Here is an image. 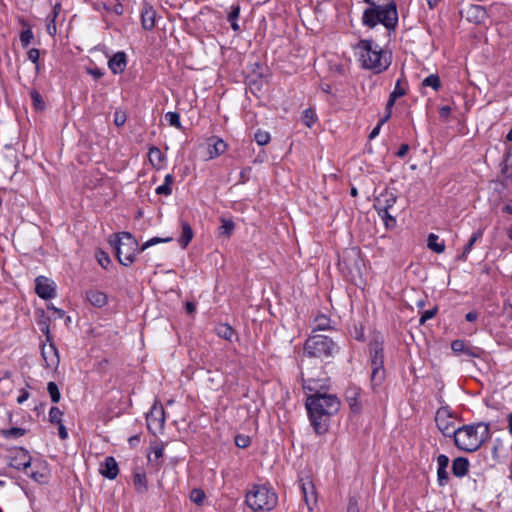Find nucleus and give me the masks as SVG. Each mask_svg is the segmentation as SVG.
Listing matches in <instances>:
<instances>
[{
  "mask_svg": "<svg viewBox=\"0 0 512 512\" xmlns=\"http://www.w3.org/2000/svg\"><path fill=\"white\" fill-rule=\"evenodd\" d=\"M305 405L314 431L322 435L328 431L330 418L339 411L341 403L336 395L316 392L307 396Z\"/></svg>",
  "mask_w": 512,
  "mask_h": 512,
  "instance_id": "obj_1",
  "label": "nucleus"
},
{
  "mask_svg": "<svg viewBox=\"0 0 512 512\" xmlns=\"http://www.w3.org/2000/svg\"><path fill=\"white\" fill-rule=\"evenodd\" d=\"M362 24L374 28L382 24L388 33L395 31L398 24V12L394 0L375 3L363 11Z\"/></svg>",
  "mask_w": 512,
  "mask_h": 512,
  "instance_id": "obj_2",
  "label": "nucleus"
},
{
  "mask_svg": "<svg viewBox=\"0 0 512 512\" xmlns=\"http://www.w3.org/2000/svg\"><path fill=\"white\" fill-rule=\"evenodd\" d=\"M490 436V426L484 422L464 425L453 431L455 445L466 452L476 451Z\"/></svg>",
  "mask_w": 512,
  "mask_h": 512,
  "instance_id": "obj_3",
  "label": "nucleus"
},
{
  "mask_svg": "<svg viewBox=\"0 0 512 512\" xmlns=\"http://www.w3.org/2000/svg\"><path fill=\"white\" fill-rule=\"evenodd\" d=\"M357 49L362 67L374 73L385 71L391 64L390 57L386 56L382 48L373 40H360Z\"/></svg>",
  "mask_w": 512,
  "mask_h": 512,
  "instance_id": "obj_4",
  "label": "nucleus"
},
{
  "mask_svg": "<svg viewBox=\"0 0 512 512\" xmlns=\"http://www.w3.org/2000/svg\"><path fill=\"white\" fill-rule=\"evenodd\" d=\"M277 502V494L265 485H254L246 494V503L253 511H270Z\"/></svg>",
  "mask_w": 512,
  "mask_h": 512,
  "instance_id": "obj_5",
  "label": "nucleus"
},
{
  "mask_svg": "<svg viewBox=\"0 0 512 512\" xmlns=\"http://www.w3.org/2000/svg\"><path fill=\"white\" fill-rule=\"evenodd\" d=\"M110 243L114 245L118 261L124 266L131 265L136 255L142 252L138 241L129 232H121L117 239Z\"/></svg>",
  "mask_w": 512,
  "mask_h": 512,
  "instance_id": "obj_6",
  "label": "nucleus"
},
{
  "mask_svg": "<svg viewBox=\"0 0 512 512\" xmlns=\"http://www.w3.org/2000/svg\"><path fill=\"white\" fill-rule=\"evenodd\" d=\"M304 350L310 357L327 359L334 357L338 353L339 347L327 336L312 335L306 340Z\"/></svg>",
  "mask_w": 512,
  "mask_h": 512,
  "instance_id": "obj_7",
  "label": "nucleus"
},
{
  "mask_svg": "<svg viewBox=\"0 0 512 512\" xmlns=\"http://www.w3.org/2000/svg\"><path fill=\"white\" fill-rule=\"evenodd\" d=\"M371 386L373 389L380 386L385 379L384 349L381 343L370 344Z\"/></svg>",
  "mask_w": 512,
  "mask_h": 512,
  "instance_id": "obj_8",
  "label": "nucleus"
},
{
  "mask_svg": "<svg viewBox=\"0 0 512 512\" xmlns=\"http://www.w3.org/2000/svg\"><path fill=\"white\" fill-rule=\"evenodd\" d=\"M35 292L41 299H52L56 297V285L51 279L38 276L35 279Z\"/></svg>",
  "mask_w": 512,
  "mask_h": 512,
  "instance_id": "obj_9",
  "label": "nucleus"
},
{
  "mask_svg": "<svg viewBox=\"0 0 512 512\" xmlns=\"http://www.w3.org/2000/svg\"><path fill=\"white\" fill-rule=\"evenodd\" d=\"M462 16L470 23L480 25L483 24L488 18L487 10L482 5L470 4L461 11Z\"/></svg>",
  "mask_w": 512,
  "mask_h": 512,
  "instance_id": "obj_10",
  "label": "nucleus"
},
{
  "mask_svg": "<svg viewBox=\"0 0 512 512\" xmlns=\"http://www.w3.org/2000/svg\"><path fill=\"white\" fill-rule=\"evenodd\" d=\"M435 422L445 436H453V431L456 429H454V422L451 420L447 408L441 407L436 411Z\"/></svg>",
  "mask_w": 512,
  "mask_h": 512,
  "instance_id": "obj_11",
  "label": "nucleus"
},
{
  "mask_svg": "<svg viewBox=\"0 0 512 512\" xmlns=\"http://www.w3.org/2000/svg\"><path fill=\"white\" fill-rule=\"evenodd\" d=\"M300 488L308 512H311L317 503V493L314 484L310 480H301Z\"/></svg>",
  "mask_w": 512,
  "mask_h": 512,
  "instance_id": "obj_12",
  "label": "nucleus"
},
{
  "mask_svg": "<svg viewBox=\"0 0 512 512\" xmlns=\"http://www.w3.org/2000/svg\"><path fill=\"white\" fill-rule=\"evenodd\" d=\"M397 197L392 192L381 193L374 201V208L378 214L386 213L392 209L396 203Z\"/></svg>",
  "mask_w": 512,
  "mask_h": 512,
  "instance_id": "obj_13",
  "label": "nucleus"
},
{
  "mask_svg": "<svg viewBox=\"0 0 512 512\" xmlns=\"http://www.w3.org/2000/svg\"><path fill=\"white\" fill-rule=\"evenodd\" d=\"M41 355L47 368L57 369L60 359L56 346L50 341L49 345L42 346Z\"/></svg>",
  "mask_w": 512,
  "mask_h": 512,
  "instance_id": "obj_14",
  "label": "nucleus"
},
{
  "mask_svg": "<svg viewBox=\"0 0 512 512\" xmlns=\"http://www.w3.org/2000/svg\"><path fill=\"white\" fill-rule=\"evenodd\" d=\"M156 23V11L148 4L144 3L141 10V25L145 30H152Z\"/></svg>",
  "mask_w": 512,
  "mask_h": 512,
  "instance_id": "obj_15",
  "label": "nucleus"
},
{
  "mask_svg": "<svg viewBox=\"0 0 512 512\" xmlns=\"http://www.w3.org/2000/svg\"><path fill=\"white\" fill-rule=\"evenodd\" d=\"M99 472L103 477L109 480H114L119 473L118 464L115 458L112 456L106 457L104 462L100 465Z\"/></svg>",
  "mask_w": 512,
  "mask_h": 512,
  "instance_id": "obj_16",
  "label": "nucleus"
},
{
  "mask_svg": "<svg viewBox=\"0 0 512 512\" xmlns=\"http://www.w3.org/2000/svg\"><path fill=\"white\" fill-rule=\"evenodd\" d=\"M437 482L439 486L443 487L448 484L449 474L447 468L449 465V458L444 454H440L437 457Z\"/></svg>",
  "mask_w": 512,
  "mask_h": 512,
  "instance_id": "obj_17",
  "label": "nucleus"
},
{
  "mask_svg": "<svg viewBox=\"0 0 512 512\" xmlns=\"http://www.w3.org/2000/svg\"><path fill=\"white\" fill-rule=\"evenodd\" d=\"M451 349L454 353H463L469 357L476 358L481 354V349L467 345L463 340H454L451 343Z\"/></svg>",
  "mask_w": 512,
  "mask_h": 512,
  "instance_id": "obj_18",
  "label": "nucleus"
},
{
  "mask_svg": "<svg viewBox=\"0 0 512 512\" xmlns=\"http://www.w3.org/2000/svg\"><path fill=\"white\" fill-rule=\"evenodd\" d=\"M127 66V56L123 51L115 53L108 61V67L113 74L122 73Z\"/></svg>",
  "mask_w": 512,
  "mask_h": 512,
  "instance_id": "obj_19",
  "label": "nucleus"
},
{
  "mask_svg": "<svg viewBox=\"0 0 512 512\" xmlns=\"http://www.w3.org/2000/svg\"><path fill=\"white\" fill-rule=\"evenodd\" d=\"M361 389L359 387H350L346 391V401L348 402L351 410L354 413H359L362 410V404L360 401Z\"/></svg>",
  "mask_w": 512,
  "mask_h": 512,
  "instance_id": "obj_20",
  "label": "nucleus"
},
{
  "mask_svg": "<svg viewBox=\"0 0 512 512\" xmlns=\"http://www.w3.org/2000/svg\"><path fill=\"white\" fill-rule=\"evenodd\" d=\"M469 460L465 457H457L452 462V473L457 478H463L469 471Z\"/></svg>",
  "mask_w": 512,
  "mask_h": 512,
  "instance_id": "obj_21",
  "label": "nucleus"
},
{
  "mask_svg": "<svg viewBox=\"0 0 512 512\" xmlns=\"http://www.w3.org/2000/svg\"><path fill=\"white\" fill-rule=\"evenodd\" d=\"M86 298L90 302L91 305L102 308L107 304L108 298L107 295L99 290H88L86 292Z\"/></svg>",
  "mask_w": 512,
  "mask_h": 512,
  "instance_id": "obj_22",
  "label": "nucleus"
},
{
  "mask_svg": "<svg viewBox=\"0 0 512 512\" xmlns=\"http://www.w3.org/2000/svg\"><path fill=\"white\" fill-rule=\"evenodd\" d=\"M11 465L18 470L26 472L31 467V457L24 449H21Z\"/></svg>",
  "mask_w": 512,
  "mask_h": 512,
  "instance_id": "obj_23",
  "label": "nucleus"
},
{
  "mask_svg": "<svg viewBox=\"0 0 512 512\" xmlns=\"http://www.w3.org/2000/svg\"><path fill=\"white\" fill-rule=\"evenodd\" d=\"M164 414V409L162 407H154L147 416L148 427L150 428L154 422L157 423L159 428L163 427L165 421Z\"/></svg>",
  "mask_w": 512,
  "mask_h": 512,
  "instance_id": "obj_24",
  "label": "nucleus"
},
{
  "mask_svg": "<svg viewBox=\"0 0 512 512\" xmlns=\"http://www.w3.org/2000/svg\"><path fill=\"white\" fill-rule=\"evenodd\" d=\"M482 236H483V230H482V229H479V230L475 231V232L471 235V237H470V239H469L468 243H467V244L465 245V247H464V250H463L462 254L459 256V260H461V261H466V260H467L468 254H469V253L471 252V250L473 249L474 244H475L478 240H480V239L482 238Z\"/></svg>",
  "mask_w": 512,
  "mask_h": 512,
  "instance_id": "obj_25",
  "label": "nucleus"
},
{
  "mask_svg": "<svg viewBox=\"0 0 512 512\" xmlns=\"http://www.w3.org/2000/svg\"><path fill=\"white\" fill-rule=\"evenodd\" d=\"M230 12L228 13L227 20L231 25L233 31H240V26L238 24V19L240 15V6L238 4H233L230 8Z\"/></svg>",
  "mask_w": 512,
  "mask_h": 512,
  "instance_id": "obj_26",
  "label": "nucleus"
},
{
  "mask_svg": "<svg viewBox=\"0 0 512 512\" xmlns=\"http://www.w3.org/2000/svg\"><path fill=\"white\" fill-rule=\"evenodd\" d=\"M181 227H182V235L178 239V242L182 248H186L193 238V231H192V228L189 225V223H187L185 221L182 222Z\"/></svg>",
  "mask_w": 512,
  "mask_h": 512,
  "instance_id": "obj_27",
  "label": "nucleus"
},
{
  "mask_svg": "<svg viewBox=\"0 0 512 512\" xmlns=\"http://www.w3.org/2000/svg\"><path fill=\"white\" fill-rule=\"evenodd\" d=\"M133 484L138 493H145L148 489L147 478L145 473H135L133 475Z\"/></svg>",
  "mask_w": 512,
  "mask_h": 512,
  "instance_id": "obj_28",
  "label": "nucleus"
},
{
  "mask_svg": "<svg viewBox=\"0 0 512 512\" xmlns=\"http://www.w3.org/2000/svg\"><path fill=\"white\" fill-rule=\"evenodd\" d=\"M427 246L436 253H442L445 250L444 241L439 242V237L434 233L428 235Z\"/></svg>",
  "mask_w": 512,
  "mask_h": 512,
  "instance_id": "obj_29",
  "label": "nucleus"
},
{
  "mask_svg": "<svg viewBox=\"0 0 512 512\" xmlns=\"http://www.w3.org/2000/svg\"><path fill=\"white\" fill-rule=\"evenodd\" d=\"M174 182V177L171 174H167L164 178V183L158 186L155 190L156 194L169 196L172 194V184Z\"/></svg>",
  "mask_w": 512,
  "mask_h": 512,
  "instance_id": "obj_30",
  "label": "nucleus"
},
{
  "mask_svg": "<svg viewBox=\"0 0 512 512\" xmlns=\"http://www.w3.org/2000/svg\"><path fill=\"white\" fill-rule=\"evenodd\" d=\"M226 143L222 139H215L212 145H209L208 154L210 158H215L223 154L226 150Z\"/></svg>",
  "mask_w": 512,
  "mask_h": 512,
  "instance_id": "obj_31",
  "label": "nucleus"
},
{
  "mask_svg": "<svg viewBox=\"0 0 512 512\" xmlns=\"http://www.w3.org/2000/svg\"><path fill=\"white\" fill-rule=\"evenodd\" d=\"M235 229V223L231 219L221 218V226L218 228L220 236L229 238Z\"/></svg>",
  "mask_w": 512,
  "mask_h": 512,
  "instance_id": "obj_32",
  "label": "nucleus"
},
{
  "mask_svg": "<svg viewBox=\"0 0 512 512\" xmlns=\"http://www.w3.org/2000/svg\"><path fill=\"white\" fill-rule=\"evenodd\" d=\"M330 329V319L325 315H319L314 320L313 331H324Z\"/></svg>",
  "mask_w": 512,
  "mask_h": 512,
  "instance_id": "obj_33",
  "label": "nucleus"
},
{
  "mask_svg": "<svg viewBox=\"0 0 512 512\" xmlns=\"http://www.w3.org/2000/svg\"><path fill=\"white\" fill-rule=\"evenodd\" d=\"M216 331H217L218 336H220L223 339L229 340V341L232 339V337L235 334L233 328L227 324H220L216 328Z\"/></svg>",
  "mask_w": 512,
  "mask_h": 512,
  "instance_id": "obj_34",
  "label": "nucleus"
},
{
  "mask_svg": "<svg viewBox=\"0 0 512 512\" xmlns=\"http://www.w3.org/2000/svg\"><path fill=\"white\" fill-rule=\"evenodd\" d=\"M26 430L19 427H12L2 431V435L7 439H16L23 436Z\"/></svg>",
  "mask_w": 512,
  "mask_h": 512,
  "instance_id": "obj_35",
  "label": "nucleus"
},
{
  "mask_svg": "<svg viewBox=\"0 0 512 512\" xmlns=\"http://www.w3.org/2000/svg\"><path fill=\"white\" fill-rule=\"evenodd\" d=\"M47 391H48V393L51 397V401L53 403H58L60 401L61 394H60L59 388L55 382H53V381L48 382Z\"/></svg>",
  "mask_w": 512,
  "mask_h": 512,
  "instance_id": "obj_36",
  "label": "nucleus"
},
{
  "mask_svg": "<svg viewBox=\"0 0 512 512\" xmlns=\"http://www.w3.org/2000/svg\"><path fill=\"white\" fill-rule=\"evenodd\" d=\"M422 85L432 87L437 91L441 86L440 78L436 74H430L423 80Z\"/></svg>",
  "mask_w": 512,
  "mask_h": 512,
  "instance_id": "obj_37",
  "label": "nucleus"
},
{
  "mask_svg": "<svg viewBox=\"0 0 512 512\" xmlns=\"http://www.w3.org/2000/svg\"><path fill=\"white\" fill-rule=\"evenodd\" d=\"M172 240H173L172 237H165V238L153 237V238L149 239L148 241H146L145 243L142 244L141 251H145L149 247L154 246L156 244L168 243V242H171Z\"/></svg>",
  "mask_w": 512,
  "mask_h": 512,
  "instance_id": "obj_38",
  "label": "nucleus"
},
{
  "mask_svg": "<svg viewBox=\"0 0 512 512\" xmlns=\"http://www.w3.org/2000/svg\"><path fill=\"white\" fill-rule=\"evenodd\" d=\"M63 412L56 406H53L49 410V421L52 424H59L63 421Z\"/></svg>",
  "mask_w": 512,
  "mask_h": 512,
  "instance_id": "obj_39",
  "label": "nucleus"
},
{
  "mask_svg": "<svg viewBox=\"0 0 512 512\" xmlns=\"http://www.w3.org/2000/svg\"><path fill=\"white\" fill-rule=\"evenodd\" d=\"M148 155H149V160L153 165H155L156 163L160 164L163 160V154L158 147H155V146L151 147L149 149Z\"/></svg>",
  "mask_w": 512,
  "mask_h": 512,
  "instance_id": "obj_40",
  "label": "nucleus"
},
{
  "mask_svg": "<svg viewBox=\"0 0 512 512\" xmlns=\"http://www.w3.org/2000/svg\"><path fill=\"white\" fill-rule=\"evenodd\" d=\"M165 119L169 123V125L177 128V129H181L182 128L179 113L171 112V111L167 112L165 114Z\"/></svg>",
  "mask_w": 512,
  "mask_h": 512,
  "instance_id": "obj_41",
  "label": "nucleus"
},
{
  "mask_svg": "<svg viewBox=\"0 0 512 512\" xmlns=\"http://www.w3.org/2000/svg\"><path fill=\"white\" fill-rule=\"evenodd\" d=\"M254 139L258 145L264 146L269 143L270 134L263 130H257L254 135Z\"/></svg>",
  "mask_w": 512,
  "mask_h": 512,
  "instance_id": "obj_42",
  "label": "nucleus"
},
{
  "mask_svg": "<svg viewBox=\"0 0 512 512\" xmlns=\"http://www.w3.org/2000/svg\"><path fill=\"white\" fill-rule=\"evenodd\" d=\"M30 97L32 99L33 105L37 110H43L45 107V103L42 99L40 93L36 90H32L30 92Z\"/></svg>",
  "mask_w": 512,
  "mask_h": 512,
  "instance_id": "obj_43",
  "label": "nucleus"
},
{
  "mask_svg": "<svg viewBox=\"0 0 512 512\" xmlns=\"http://www.w3.org/2000/svg\"><path fill=\"white\" fill-rule=\"evenodd\" d=\"M34 38V35H33V32L31 29H26V30H23L20 34V42H21V45L26 48L29 46V44L31 43V41L33 40Z\"/></svg>",
  "mask_w": 512,
  "mask_h": 512,
  "instance_id": "obj_44",
  "label": "nucleus"
},
{
  "mask_svg": "<svg viewBox=\"0 0 512 512\" xmlns=\"http://www.w3.org/2000/svg\"><path fill=\"white\" fill-rule=\"evenodd\" d=\"M303 121L307 127H311L316 121L315 111L311 108L304 110Z\"/></svg>",
  "mask_w": 512,
  "mask_h": 512,
  "instance_id": "obj_45",
  "label": "nucleus"
},
{
  "mask_svg": "<svg viewBox=\"0 0 512 512\" xmlns=\"http://www.w3.org/2000/svg\"><path fill=\"white\" fill-rule=\"evenodd\" d=\"M509 155H507L504 161L500 164L501 175L505 179H512V166L508 164Z\"/></svg>",
  "mask_w": 512,
  "mask_h": 512,
  "instance_id": "obj_46",
  "label": "nucleus"
},
{
  "mask_svg": "<svg viewBox=\"0 0 512 512\" xmlns=\"http://www.w3.org/2000/svg\"><path fill=\"white\" fill-rule=\"evenodd\" d=\"M26 474L31 478L33 479L35 482L37 483H45L47 481V476L46 474L40 472V471H34V470H31V471H26Z\"/></svg>",
  "mask_w": 512,
  "mask_h": 512,
  "instance_id": "obj_47",
  "label": "nucleus"
},
{
  "mask_svg": "<svg viewBox=\"0 0 512 512\" xmlns=\"http://www.w3.org/2000/svg\"><path fill=\"white\" fill-rule=\"evenodd\" d=\"M378 215L384 221L386 228L390 229V228H394L396 226V219L390 214L389 211L386 213L378 214Z\"/></svg>",
  "mask_w": 512,
  "mask_h": 512,
  "instance_id": "obj_48",
  "label": "nucleus"
},
{
  "mask_svg": "<svg viewBox=\"0 0 512 512\" xmlns=\"http://www.w3.org/2000/svg\"><path fill=\"white\" fill-rule=\"evenodd\" d=\"M39 327L41 332L46 336V340L48 342L51 341L50 337V329H49V320L42 316V319L39 321Z\"/></svg>",
  "mask_w": 512,
  "mask_h": 512,
  "instance_id": "obj_49",
  "label": "nucleus"
},
{
  "mask_svg": "<svg viewBox=\"0 0 512 512\" xmlns=\"http://www.w3.org/2000/svg\"><path fill=\"white\" fill-rule=\"evenodd\" d=\"M396 100L397 99L393 98L392 96H389V99L386 104V114L383 118H381V123H386L390 119L392 114V108Z\"/></svg>",
  "mask_w": 512,
  "mask_h": 512,
  "instance_id": "obj_50",
  "label": "nucleus"
},
{
  "mask_svg": "<svg viewBox=\"0 0 512 512\" xmlns=\"http://www.w3.org/2000/svg\"><path fill=\"white\" fill-rule=\"evenodd\" d=\"M406 94V89L401 85V80L399 79L394 87V90L390 93L395 99H398Z\"/></svg>",
  "mask_w": 512,
  "mask_h": 512,
  "instance_id": "obj_51",
  "label": "nucleus"
},
{
  "mask_svg": "<svg viewBox=\"0 0 512 512\" xmlns=\"http://www.w3.org/2000/svg\"><path fill=\"white\" fill-rule=\"evenodd\" d=\"M98 263L104 268L107 269L109 264L111 263L109 255L104 251H99L97 253Z\"/></svg>",
  "mask_w": 512,
  "mask_h": 512,
  "instance_id": "obj_52",
  "label": "nucleus"
},
{
  "mask_svg": "<svg viewBox=\"0 0 512 512\" xmlns=\"http://www.w3.org/2000/svg\"><path fill=\"white\" fill-rule=\"evenodd\" d=\"M437 311L438 309L436 306L433 307L432 309L425 310L420 316V324H424L426 321L432 319L436 315Z\"/></svg>",
  "mask_w": 512,
  "mask_h": 512,
  "instance_id": "obj_53",
  "label": "nucleus"
},
{
  "mask_svg": "<svg viewBox=\"0 0 512 512\" xmlns=\"http://www.w3.org/2000/svg\"><path fill=\"white\" fill-rule=\"evenodd\" d=\"M503 448V443L500 439H496L494 441L493 447H492V457L494 460H499L500 458V452Z\"/></svg>",
  "mask_w": 512,
  "mask_h": 512,
  "instance_id": "obj_54",
  "label": "nucleus"
},
{
  "mask_svg": "<svg viewBox=\"0 0 512 512\" xmlns=\"http://www.w3.org/2000/svg\"><path fill=\"white\" fill-rule=\"evenodd\" d=\"M315 384H316L315 381L312 379L302 378V386L305 391L314 392V393L318 392Z\"/></svg>",
  "mask_w": 512,
  "mask_h": 512,
  "instance_id": "obj_55",
  "label": "nucleus"
},
{
  "mask_svg": "<svg viewBox=\"0 0 512 512\" xmlns=\"http://www.w3.org/2000/svg\"><path fill=\"white\" fill-rule=\"evenodd\" d=\"M163 452H164V448L163 446H154L152 448V451H151V454L153 455L154 458H152L151 456H149V461H158L160 460L162 457H163Z\"/></svg>",
  "mask_w": 512,
  "mask_h": 512,
  "instance_id": "obj_56",
  "label": "nucleus"
},
{
  "mask_svg": "<svg viewBox=\"0 0 512 512\" xmlns=\"http://www.w3.org/2000/svg\"><path fill=\"white\" fill-rule=\"evenodd\" d=\"M205 498V494L200 489H194L191 492V500L195 502L196 504H201Z\"/></svg>",
  "mask_w": 512,
  "mask_h": 512,
  "instance_id": "obj_57",
  "label": "nucleus"
},
{
  "mask_svg": "<svg viewBox=\"0 0 512 512\" xmlns=\"http://www.w3.org/2000/svg\"><path fill=\"white\" fill-rule=\"evenodd\" d=\"M235 444L239 448H246L250 444V439L247 436L244 435H237L235 437Z\"/></svg>",
  "mask_w": 512,
  "mask_h": 512,
  "instance_id": "obj_58",
  "label": "nucleus"
},
{
  "mask_svg": "<svg viewBox=\"0 0 512 512\" xmlns=\"http://www.w3.org/2000/svg\"><path fill=\"white\" fill-rule=\"evenodd\" d=\"M126 122V114L120 111L114 113V123L116 126H123Z\"/></svg>",
  "mask_w": 512,
  "mask_h": 512,
  "instance_id": "obj_59",
  "label": "nucleus"
},
{
  "mask_svg": "<svg viewBox=\"0 0 512 512\" xmlns=\"http://www.w3.org/2000/svg\"><path fill=\"white\" fill-rule=\"evenodd\" d=\"M56 32V18L48 16L47 33L50 36H54Z\"/></svg>",
  "mask_w": 512,
  "mask_h": 512,
  "instance_id": "obj_60",
  "label": "nucleus"
},
{
  "mask_svg": "<svg viewBox=\"0 0 512 512\" xmlns=\"http://www.w3.org/2000/svg\"><path fill=\"white\" fill-rule=\"evenodd\" d=\"M347 512H360L358 501L355 497L349 498Z\"/></svg>",
  "mask_w": 512,
  "mask_h": 512,
  "instance_id": "obj_61",
  "label": "nucleus"
},
{
  "mask_svg": "<svg viewBox=\"0 0 512 512\" xmlns=\"http://www.w3.org/2000/svg\"><path fill=\"white\" fill-rule=\"evenodd\" d=\"M27 56L31 62L37 64L39 61V57H40V51L36 48H31L28 51Z\"/></svg>",
  "mask_w": 512,
  "mask_h": 512,
  "instance_id": "obj_62",
  "label": "nucleus"
},
{
  "mask_svg": "<svg viewBox=\"0 0 512 512\" xmlns=\"http://www.w3.org/2000/svg\"><path fill=\"white\" fill-rule=\"evenodd\" d=\"M410 147L408 144H402L398 151L396 152V156L399 158H403L409 151Z\"/></svg>",
  "mask_w": 512,
  "mask_h": 512,
  "instance_id": "obj_63",
  "label": "nucleus"
},
{
  "mask_svg": "<svg viewBox=\"0 0 512 512\" xmlns=\"http://www.w3.org/2000/svg\"><path fill=\"white\" fill-rule=\"evenodd\" d=\"M29 396H30V394L28 391H26L24 389L20 390V395L17 398V403L23 404L26 400H28Z\"/></svg>",
  "mask_w": 512,
  "mask_h": 512,
  "instance_id": "obj_64",
  "label": "nucleus"
}]
</instances>
